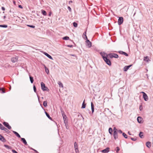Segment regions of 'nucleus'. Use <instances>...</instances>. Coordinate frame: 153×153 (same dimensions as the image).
Returning a JSON list of instances; mask_svg holds the SVG:
<instances>
[{
  "instance_id": "59",
  "label": "nucleus",
  "mask_w": 153,
  "mask_h": 153,
  "mask_svg": "<svg viewBox=\"0 0 153 153\" xmlns=\"http://www.w3.org/2000/svg\"><path fill=\"white\" fill-rule=\"evenodd\" d=\"M86 31H85V32L83 33V35L85 36V35H86Z\"/></svg>"
},
{
  "instance_id": "1",
  "label": "nucleus",
  "mask_w": 153,
  "mask_h": 153,
  "mask_svg": "<svg viewBox=\"0 0 153 153\" xmlns=\"http://www.w3.org/2000/svg\"><path fill=\"white\" fill-rule=\"evenodd\" d=\"M41 89L43 91H49V89L45 85L44 83L42 82H41Z\"/></svg>"
},
{
  "instance_id": "33",
  "label": "nucleus",
  "mask_w": 153,
  "mask_h": 153,
  "mask_svg": "<svg viewBox=\"0 0 153 153\" xmlns=\"http://www.w3.org/2000/svg\"><path fill=\"white\" fill-rule=\"evenodd\" d=\"M26 25L28 27H30L33 28H34L35 27L34 25Z\"/></svg>"
},
{
  "instance_id": "15",
  "label": "nucleus",
  "mask_w": 153,
  "mask_h": 153,
  "mask_svg": "<svg viewBox=\"0 0 153 153\" xmlns=\"http://www.w3.org/2000/svg\"><path fill=\"white\" fill-rule=\"evenodd\" d=\"M143 119L140 117H138L137 118V122L140 123H143Z\"/></svg>"
},
{
  "instance_id": "60",
  "label": "nucleus",
  "mask_w": 153,
  "mask_h": 153,
  "mask_svg": "<svg viewBox=\"0 0 153 153\" xmlns=\"http://www.w3.org/2000/svg\"><path fill=\"white\" fill-rule=\"evenodd\" d=\"M51 14H52V13H51V12H49V14H48V16H51Z\"/></svg>"
},
{
  "instance_id": "62",
  "label": "nucleus",
  "mask_w": 153,
  "mask_h": 153,
  "mask_svg": "<svg viewBox=\"0 0 153 153\" xmlns=\"http://www.w3.org/2000/svg\"><path fill=\"white\" fill-rule=\"evenodd\" d=\"M72 1H70L69 2V4H70L71 3H72Z\"/></svg>"
},
{
  "instance_id": "47",
  "label": "nucleus",
  "mask_w": 153,
  "mask_h": 153,
  "mask_svg": "<svg viewBox=\"0 0 153 153\" xmlns=\"http://www.w3.org/2000/svg\"><path fill=\"white\" fill-rule=\"evenodd\" d=\"M68 10L70 12H71V8L69 6H68Z\"/></svg>"
},
{
  "instance_id": "23",
  "label": "nucleus",
  "mask_w": 153,
  "mask_h": 153,
  "mask_svg": "<svg viewBox=\"0 0 153 153\" xmlns=\"http://www.w3.org/2000/svg\"><path fill=\"white\" fill-rule=\"evenodd\" d=\"M143 134V132L140 131V133L139 134V137L141 138H143L144 137V136Z\"/></svg>"
},
{
  "instance_id": "30",
  "label": "nucleus",
  "mask_w": 153,
  "mask_h": 153,
  "mask_svg": "<svg viewBox=\"0 0 153 153\" xmlns=\"http://www.w3.org/2000/svg\"><path fill=\"white\" fill-rule=\"evenodd\" d=\"M123 136L125 138L127 139L128 138L127 135L125 133L123 132L122 134Z\"/></svg>"
},
{
  "instance_id": "22",
  "label": "nucleus",
  "mask_w": 153,
  "mask_h": 153,
  "mask_svg": "<svg viewBox=\"0 0 153 153\" xmlns=\"http://www.w3.org/2000/svg\"><path fill=\"white\" fill-rule=\"evenodd\" d=\"M146 146L148 148H150L151 147V143L150 142L148 141L146 143Z\"/></svg>"
},
{
  "instance_id": "56",
  "label": "nucleus",
  "mask_w": 153,
  "mask_h": 153,
  "mask_svg": "<svg viewBox=\"0 0 153 153\" xmlns=\"http://www.w3.org/2000/svg\"><path fill=\"white\" fill-rule=\"evenodd\" d=\"M140 93L143 94V95H144L145 94H146V93L143 91H142L140 92Z\"/></svg>"
},
{
  "instance_id": "9",
  "label": "nucleus",
  "mask_w": 153,
  "mask_h": 153,
  "mask_svg": "<svg viewBox=\"0 0 153 153\" xmlns=\"http://www.w3.org/2000/svg\"><path fill=\"white\" fill-rule=\"evenodd\" d=\"M132 65H128L125 66L124 67V68H123L124 71H126L129 69V68L130 67H131Z\"/></svg>"
},
{
  "instance_id": "44",
  "label": "nucleus",
  "mask_w": 153,
  "mask_h": 153,
  "mask_svg": "<svg viewBox=\"0 0 153 153\" xmlns=\"http://www.w3.org/2000/svg\"><path fill=\"white\" fill-rule=\"evenodd\" d=\"M30 149L33 150V151H34L35 152H36V153H39L36 150L33 149V148H30Z\"/></svg>"
},
{
  "instance_id": "63",
  "label": "nucleus",
  "mask_w": 153,
  "mask_h": 153,
  "mask_svg": "<svg viewBox=\"0 0 153 153\" xmlns=\"http://www.w3.org/2000/svg\"><path fill=\"white\" fill-rule=\"evenodd\" d=\"M106 109L107 110H108V111H109V112H111V111H110V110H109V109L108 108H105V109Z\"/></svg>"
},
{
  "instance_id": "32",
  "label": "nucleus",
  "mask_w": 153,
  "mask_h": 153,
  "mask_svg": "<svg viewBox=\"0 0 153 153\" xmlns=\"http://www.w3.org/2000/svg\"><path fill=\"white\" fill-rule=\"evenodd\" d=\"M60 109L61 112V114H62V115L63 116L64 115H65V112H64V111L63 110L62 108H60Z\"/></svg>"
},
{
  "instance_id": "2",
  "label": "nucleus",
  "mask_w": 153,
  "mask_h": 153,
  "mask_svg": "<svg viewBox=\"0 0 153 153\" xmlns=\"http://www.w3.org/2000/svg\"><path fill=\"white\" fill-rule=\"evenodd\" d=\"M108 56L111 58H114L117 59L119 58V56L118 54L115 53H111L108 54Z\"/></svg>"
},
{
  "instance_id": "24",
  "label": "nucleus",
  "mask_w": 153,
  "mask_h": 153,
  "mask_svg": "<svg viewBox=\"0 0 153 153\" xmlns=\"http://www.w3.org/2000/svg\"><path fill=\"white\" fill-rule=\"evenodd\" d=\"M29 78L31 83L32 84L34 81L33 78L32 76L29 75Z\"/></svg>"
},
{
  "instance_id": "39",
  "label": "nucleus",
  "mask_w": 153,
  "mask_h": 153,
  "mask_svg": "<svg viewBox=\"0 0 153 153\" xmlns=\"http://www.w3.org/2000/svg\"><path fill=\"white\" fill-rule=\"evenodd\" d=\"M74 148H78V146L76 142H75L74 143Z\"/></svg>"
},
{
  "instance_id": "7",
  "label": "nucleus",
  "mask_w": 153,
  "mask_h": 153,
  "mask_svg": "<svg viewBox=\"0 0 153 153\" xmlns=\"http://www.w3.org/2000/svg\"><path fill=\"white\" fill-rule=\"evenodd\" d=\"M100 55L101 56L103 59V57H108V54H107L106 53L104 52H100Z\"/></svg>"
},
{
  "instance_id": "64",
  "label": "nucleus",
  "mask_w": 153,
  "mask_h": 153,
  "mask_svg": "<svg viewBox=\"0 0 153 153\" xmlns=\"http://www.w3.org/2000/svg\"><path fill=\"white\" fill-rule=\"evenodd\" d=\"M87 110L88 111V112L90 113V110H89L88 109H87Z\"/></svg>"
},
{
  "instance_id": "3",
  "label": "nucleus",
  "mask_w": 153,
  "mask_h": 153,
  "mask_svg": "<svg viewBox=\"0 0 153 153\" xmlns=\"http://www.w3.org/2000/svg\"><path fill=\"white\" fill-rule=\"evenodd\" d=\"M107 57H103V59L106 64L109 66H111V61Z\"/></svg>"
},
{
  "instance_id": "34",
  "label": "nucleus",
  "mask_w": 153,
  "mask_h": 153,
  "mask_svg": "<svg viewBox=\"0 0 153 153\" xmlns=\"http://www.w3.org/2000/svg\"><path fill=\"white\" fill-rule=\"evenodd\" d=\"M69 39V37L68 36H65L62 38V39L64 40H67Z\"/></svg>"
},
{
  "instance_id": "53",
  "label": "nucleus",
  "mask_w": 153,
  "mask_h": 153,
  "mask_svg": "<svg viewBox=\"0 0 153 153\" xmlns=\"http://www.w3.org/2000/svg\"><path fill=\"white\" fill-rule=\"evenodd\" d=\"M0 91H2V93H4L5 92V91H3V88H0Z\"/></svg>"
},
{
  "instance_id": "35",
  "label": "nucleus",
  "mask_w": 153,
  "mask_h": 153,
  "mask_svg": "<svg viewBox=\"0 0 153 153\" xmlns=\"http://www.w3.org/2000/svg\"><path fill=\"white\" fill-rule=\"evenodd\" d=\"M0 27L7 28V25H0Z\"/></svg>"
},
{
  "instance_id": "21",
  "label": "nucleus",
  "mask_w": 153,
  "mask_h": 153,
  "mask_svg": "<svg viewBox=\"0 0 153 153\" xmlns=\"http://www.w3.org/2000/svg\"><path fill=\"white\" fill-rule=\"evenodd\" d=\"M13 133L18 138H21V136L17 132L12 131Z\"/></svg>"
},
{
  "instance_id": "5",
  "label": "nucleus",
  "mask_w": 153,
  "mask_h": 153,
  "mask_svg": "<svg viewBox=\"0 0 153 153\" xmlns=\"http://www.w3.org/2000/svg\"><path fill=\"white\" fill-rule=\"evenodd\" d=\"M123 18L122 17H120L119 18L118 23L119 25H121L123 22Z\"/></svg>"
},
{
  "instance_id": "43",
  "label": "nucleus",
  "mask_w": 153,
  "mask_h": 153,
  "mask_svg": "<svg viewBox=\"0 0 153 153\" xmlns=\"http://www.w3.org/2000/svg\"><path fill=\"white\" fill-rule=\"evenodd\" d=\"M120 150V148L119 147H117L116 148V149L115 150L116 151V152L117 153H118V152H119V150Z\"/></svg>"
},
{
  "instance_id": "8",
  "label": "nucleus",
  "mask_w": 153,
  "mask_h": 153,
  "mask_svg": "<svg viewBox=\"0 0 153 153\" xmlns=\"http://www.w3.org/2000/svg\"><path fill=\"white\" fill-rule=\"evenodd\" d=\"M86 46L88 48H90L92 46L91 42L88 39L86 41Z\"/></svg>"
},
{
  "instance_id": "45",
  "label": "nucleus",
  "mask_w": 153,
  "mask_h": 153,
  "mask_svg": "<svg viewBox=\"0 0 153 153\" xmlns=\"http://www.w3.org/2000/svg\"><path fill=\"white\" fill-rule=\"evenodd\" d=\"M14 9L13 8H11L10 10L9 11V12L10 13H14V12L13 11Z\"/></svg>"
},
{
  "instance_id": "40",
  "label": "nucleus",
  "mask_w": 153,
  "mask_h": 153,
  "mask_svg": "<svg viewBox=\"0 0 153 153\" xmlns=\"http://www.w3.org/2000/svg\"><path fill=\"white\" fill-rule=\"evenodd\" d=\"M4 129H3L2 130H4L5 131L7 132L8 133H9L10 132V131L8 130L7 128H5L4 127Z\"/></svg>"
},
{
  "instance_id": "36",
  "label": "nucleus",
  "mask_w": 153,
  "mask_h": 153,
  "mask_svg": "<svg viewBox=\"0 0 153 153\" xmlns=\"http://www.w3.org/2000/svg\"><path fill=\"white\" fill-rule=\"evenodd\" d=\"M43 105L44 107H46L47 106V101H44L43 102Z\"/></svg>"
},
{
  "instance_id": "57",
  "label": "nucleus",
  "mask_w": 153,
  "mask_h": 153,
  "mask_svg": "<svg viewBox=\"0 0 153 153\" xmlns=\"http://www.w3.org/2000/svg\"><path fill=\"white\" fill-rule=\"evenodd\" d=\"M142 109V107L141 105L140 106V111H141Z\"/></svg>"
},
{
  "instance_id": "48",
  "label": "nucleus",
  "mask_w": 153,
  "mask_h": 153,
  "mask_svg": "<svg viewBox=\"0 0 153 153\" xmlns=\"http://www.w3.org/2000/svg\"><path fill=\"white\" fill-rule=\"evenodd\" d=\"M131 139L133 141H135L137 139L135 138L131 137Z\"/></svg>"
},
{
  "instance_id": "29",
  "label": "nucleus",
  "mask_w": 153,
  "mask_h": 153,
  "mask_svg": "<svg viewBox=\"0 0 153 153\" xmlns=\"http://www.w3.org/2000/svg\"><path fill=\"white\" fill-rule=\"evenodd\" d=\"M108 131L109 133V134L112 135V129L111 128H109L108 129Z\"/></svg>"
},
{
  "instance_id": "51",
  "label": "nucleus",
  "mask_w": 153,
  "mask_h": 153,
  "mask_svg": "<svg viewBox=\"0 0 153 153\" xmlns=\"http://www.w3.org/2000/svg\"><path fill=\"white\" fill-rule=\"evenodd\" d=\"M67 46L69 48H72L73 47V45H68Z\"/></svg>"
},
{
  "instance_id": "49",
  "label": "nucleus",
  "mask_w": 153,
  "mask_h": 153,
  "mask_svg": "<svg viewBox=\"0 0 153 153\" xmlns=\"http://www.w3.org/2000/svg\"><path fill=\"white\" fill-rule=\"evenodd\" d=\"M118 130L116 128V127H114L113 128V131H116V132H117Z\"/></svg>"
},
{
  "instance_id": "41",
  "label": "nucleus",
  "mask_w": 153,
  "mask_h": 153,
  "mask_svg": "<svg viewBox=\"0 0 153 153\" xmlns=\"http://www.w3.org/2000/svg\"><path fill=\"white\" fill-rule=\"evenodd\" d=\"M4 127L1 123H0V129L3 130V129H4Z\"/></svg>"
},
{
  "instance_id": "46",
  "label": "nucleus",
  "mask_w": 153,
  "mask_h": 153,
  "mask_svg": "<svg viewBox=\"0 0 153 153\" xmlns=\"http://www.w3.org/2000/svg\"><path fill=\"white\" fill-rule=\"evenodd\" d=\"M117 132L120 134H123V132L122 130H118Z\"/></svg>"
},
{
  "instance_id": "6",
  "label": "nucleus",
  "mask_w": 153,
  "mask_h": 153,
  "mask_svg": "<svg viewBox=\"0 0 153 153\" xmlns=\"http://www.w3.org/2000/svg\"><path fill=\"white\" fill-rule=\"evenodd\" d=\"M3 125L9 129H10L11 128V126L9 125V123L6 122H4L3 123Z\"/></svg>"
},
{
  "instance_id": "16",
  "label": "nucleus",
  "mask_w": 153,
  "mask_h": 153,
  "mask_svg": "<svg viewBox=\"0 0 153 153\" xmlns=\"http://www.w3.org/2000/svg\"><path fill=\"white\" fill-rule=\"evenodd\" d=\"M117 132L116 131H114L113 133V136L115 139L116 140L118 138V135L117 133Z\"/></svg>"
},
{
  "instance_id": "14",
  "label": "nucleus",
  "mask_w": 153,
  "mask_h": 153,
  "mask_svg": "<svg viewBox=\"0 0 153 153\" xmlns=\"http://www.w3.org/2000/svg\"><path fill=\"white\" fill-rule=\"evenodd\" d=\"M43 53L46 56L48 57L50 59L52 60L53 59V58L48 53L45 52H43Z\"/></svg>"
},
{
  "instance_id": "20",
  "label": "nucleus",
  "mask_w": 153,
  "mask_h": 153,
  "mask_svg": "<svg viewBox=\"0 0 153 153\" xmlns=\"http://www.w3.org/2000/svg\"><path fill=\"white\" fill-rule=\"evenodd\" d=\"M143 60L145 62H149L150 60L149 59V58L148 56L144 57L143 59Z\"/></svg>"
},
{
  "instance_id": "26",
  "label": "nucleus",
  "mask_w": 153,
  "mask_h": 153,
  "mask_svg": "<svg viewBox=\"0 0 153 153\" xmlns=\"http://www.w3.org/2000/svg\"><path fill=\"white\" fill-rule=\"evenodd\" d=\"M86 104L85 103V100H84L82 103L81 108H85L86 107Z\"/></svg>"
},
{
  "instance_id": "38",
  "label": "nucleus",
  "mask_w": 153,
  "mask_h": 153,
  "mask_svg": "<svg viewBox=\"0 0 153 153\" xmlns=\"http://www.w3.org/2000/svg\"><path fill=\"white\" fill-rule=\"evenodd\" d=\"M73 24L74 27H77L78 24L76 22H74L73 23Z\"/></svg>"
},
{
  "instance_id": "28",
  "label": "nucleus",
  "mask_w": 153,
  "mask_h": 153,
  "mask_svg": "<svg viewBox=\"0 0 153 153\" xmlns=\"http://www.w3.org/2000/svg\"><path fill=\"white\" fill-rule=\"evenodd\" d=\"M58 83L59 87H61L62 88H63V84H62V83L61 82L59 81Z\"/></svg>"
},
{
  "instance_id": "54",
  "label": "nucleus",
  "mask_w": 153,
  "mask_h": 153,
  "mask_svg": "<svg viewBox=\"0 0 153 153\" xmlns=\"http://www.w3.org/2000/svg\"><path fill=\"white\" fill-rule=\"evenodd\" d=\"M1 9L2 10L4 11L5 10V8L4 7H1Z\"/></svg>"
},
{
  "instance_id": "61",
  "label": "nucleus",
  "mask_w": 153,
  "mask_h": 153,
  "mask_svg": "<svg viewBox=\"0 0 153 153\" xmlns=\"http://www.w3.org/2000/svg\"><path fill=\"white\" fill-rule=\"evenodd\" d=\"M128 134L129 135H131L132 134H131V133L129 131H128Z\"/></svg>"
},
{
  "instance_id": "13",
  "label": "nucleus",
  "mask_w": 153,
  "mask_h": 153,
  "mask_svg": "<svg viewBox=\"0 0 153 153\" xmlns=\"http://www.w3.org/2000/svg\"><path fill=\"white\" fill-rule=\"evenodd\" d=\"M18 59V57L17 56H15V57L12 58L11 59V61L15 63L17 61Z\"/></svg>"
},
{
  "instance_id": "25",
  "label": "nucleus",
  "mask_w": 153,
  "mask_h": 153,
  "mask_svg": "<svg viewBox=\"0 0 153 153\" xmlns=\"http://www.w3.org/2000/svg\"><path fill=\"white\" fill-rule=\"evenodd\" d=\"M45 113L46 114V116L50 120H52V118L51 117H50L49 114L46 111H45Z\"/></svg>"
},
{
  "instance_id": "31",
  "label": "nucleus",
  "mask_w": 153,
  "mask_h": 153,
  "mask_svg": "<svg viewBox=\"0 0 153 153\" xmlns=\"http://www.w3.org/2000/svg\"><path fill=\"white\" fill-rule=\"evenodd\" d=\"M45 71L46 73L48 74L49 72V71L48 68L45 66Z\"/></svg>"
},
{
  "instance_id": "55",
  "label": "nucleus",
  "mask_w": 153,
  "mask_h": 153,
  "mask_svg": "<svg viewBox=\"0 0 153 153\" xmlns=\"http://www.w3.org/2000/svg\"><path fill=\"white\" fill-rule=\"evenodd\" d=\"M18 7L20 8H23L22 6L20 5H19Z\"/></svg>"
},
{
  "instance_id": "50",
  "label": "nucleus",
  "mask_w": 153,
  "mask_h": 153,
  "mask_svg": "<svg viewBox=\"0 0 153 153\" xmlns=\"http://www.w3.org/2000/svg\"><path fill=\"white\" fill-rule=\"evenodd\" d=\"M12 152L13 153H18L14 149H12Z\"/></svg>"
},
{
  "instance_id": "17",
  "label": "nucleus",
  "mask_w": 153,
  "mask_h": 153,
  "mask_svg": "<svg viewBox=\"0 0 153 153\" xmlns=\"http://www.w3.org/2000/svg\"><path fill=\"white\" fill-rule=\"evenodd\" d=\"M21 141L26 145H27V144L25 139L24 138H21Z\"/></svg>"
},
{
  "instance_id": "37",
  "label": "nucleus",
  "mask_w": 153,
  "mask_h": 153,
  "mask_svg": "<svg viewBox=\"0 0 153 153\" xmlns=\"http://www.w3.org/2000/svg\"><path fill=\"white\" fill-rule=\"evenodd\" d=\"M4 146L8 149H10L11 148V147L7 145H4Z\"/></svg>"
},
{
  "instance_id": "52",
  "label": "nucleus",
  "mask_w": 153,
  "mask_h": 153,
  "mask_svg": "<svg viewBox=\"0 0 153 153\" xmlns=\"http://www.w3.org/2000/svg\"><path fill=\"white\" fill-rule=\"evenodd\" d=\"M75 152H78L79 151V150H78V148H75Z\"/></svg>"
},
{
  "instance_id": "10",
  "label": "nucleus",
  "mask_w": 153,
  "mask_h": 153,
  "mask_svg": "<svg viewBox=\"0 0 153 153\" xmlns=\"http://www.w3.org/2000/svg\"><path fill=\"white\" fill-rule=\"evenodd\" d=\"M117 52L121 54L124 55L126 56H128V54L123 51H120Z\"/></svg>"
},
{
  "instance_id": "11",
  "label": "nucleus",
  "mask_w": 153,
  "mask_h": 153,
  "mask_svg": "<svg viewBox=\"0 0 153 153\" xmlns=\"http://www.w3.org/2000/svg\"><path fill=\"white\" fill-rule=\"evenodd\" d=\"M0 140L3 142H5L6 141V140L4 137L0 134Z\"/></svg>"
},
{
  "instance_id": "42",
  "label": "nucleus",
  "mask_w": 153,
  "mask_h": 153,
  "mask_svg": "<svg viewBox=\"0 0 153 153\" xmlns=\"http://www.w3.org/2000/svg\"><path fill=\"white\" fill-rule=\"evenodd\" d=\"M33 89L34 92L35 93H36V88L35 85H33Z\"/></svg>"
},
{
  "instance_id": "18",
  "label": "nucleus",
  "mask_w": 153,
  "mask_h": 153,
  "mask_svg": "<svg viewBox=\"0 0 153 153\" xmlns=\"http://www.w3.org/2000/svg\"><path fill=\"white\" fill-rule=\"evenodd\" d=\"M143 97L145 101H147L148 100V97L146 94L143 95Z\"/></svg>"
},
{
  "instance_id": "27",
  "label": "nucleus",
  "mask_w": 153,
  "mask_h": 153,
  "mask_svg": "<svg viewBox=\"0 0 153 153\" xmlns=\"http://www.w3.org/2000/svg\"><path fill=\"white\" fill-rule=\"evenodd\" d=\"M41 12L43 15L45 16L47 15V13L45 10H41Z\"/></svg>"
},
{
  "instance_id": "4",
  "label": "nucleus",
  "mask_w": 153,
  "mask_h": 153,
  "mask_svg": "<svg viewBox=\"0 0 153 153\" xmlns=\"http://www.w3.org/2000/svg\"><path fill=\"white\" fill-rule=\"evenodd\" d=\"M63 119L64 121V123L65 124V126H66V125H68V118L66 116V115L65 114L63 116H62Z\"/></svg>"
},
{
  "instance_id": "19",
  "label": "nucleus",
  "mask_w": 153,
  "mask_h": 153,
  "mask_svg": "<svg viewBox=\"0 0 153 153\" xmlns=\"http://www.w3.org/2000/svg\"><path fill=\"white\" fill-rule=\"evenodd\" d=\"M91 111H92V114L93 113L94 111V105L93 102H91Z\"/></svg>"
},
{
  "instance_id": "12",
  "label": "nucleus",
  "mask_w": 153,
  "mask_h": 153,
  "mask_svg": "<svg viewBox=\"0 0 153 153\" xmlns=\"http://www.w3.org/2000/svg\"><path fill=\"white\" fill-rule=\"evenodd\" d=\"M109 148L107 147L105 149L101 150V152L103 153H107L109 151Z\"/></svg>"
},
{
  "instance_id": "58",
  "label": "nucleus",
  "mask_w": 153,
  "mask_h": 153,
  "mask_svg": "<svg viewBox=\"0 0 153 153\" xmlns=\"http://www.w3.org/2000/svg\"><path fill=\"white\" fill-rule=\"evenodd\" d=\"M85 38H84V39H85V40H87V39H88L86 35H85Z\"/></svg>"
}]
</instances>
